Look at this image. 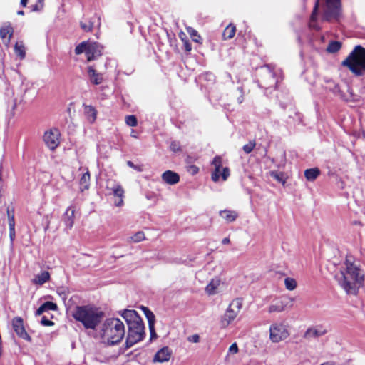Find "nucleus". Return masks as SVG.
Here are the masks:
<instances>
[{"label":"nucleus","mask_w":365,"mask_h":365,"mask_svg":"<svg viewBox=\"0 0 365 365\" xmlns=\"http://www.w3.org/2000/svg\"><path fill=\"white\" fill-rule=\"evenodd\" d=\"M20 1H21V4H23V0H20Z\"/></svg>","instance_id":"bf43d9fd"},{"label":"nucleus","mask_w":365,"mask_h":365,"mask_svg":"<svg viewBox=\"0 0 365 365\" xmlns=\"http://www.w3.org/2000/svg\"><path fill=\"white\" fill-rule=\"evenodd\" d=\"M335 279L347 294L356 295L363 284L364 273L358 262L346 257L339 272L335 274Z\"/></svg>","instance_id":"f257e3e1"},{"label":"nucleus","mask_w":365,"mask_h":365,"mask_svg":"<svg viewBox=\"0 0 365 365\" xmlns=\"http://www.w3.org/2000/svg\"><path fill=\"white\" fill-rule=\"evenodd\" d=\"M107 189L110 190L113 195L116 197L114 204L117 207H121L123 205L124 190L123 187L115 181H109L107 184Z\"/></svg>","instance_id":"9d476101"},{"label":"nucleus","mask_w":365,"mask_h":365,"mask_svg":"<svg viewBox=\"0 0 365 365\" xmlns=\"http://www.w3.org/2000/svg\"><path fill=\"white\" fill-rule=\"evenodd\" d=\"M242 308L240 299H235L230 304L227 309L220 319V326L222 328L228 327L236 318Z\"/></svg>","instance_id":"0eeeda50"},{"label":"nucleus","mask_w":365,"mask_h":365,"mask_svg":"<svg viewBox=\"0 0 365 365\" xmlns=\"http://www.w3.org/2000/svg\"><path fill=\"white\" fill-rule=\"evenodd\" d=\"M170 148L175 152L178 151L180 149L178 144H177L176 143H172L170 145Z\"/></svg>","instance_id":"de8ad7c7"},{"label":"nucleus","mask_w":365,"mask_h":365,"mask_svg":"<svg viewBox=\"0 0 365 365\" xmlns=\"http://www.w3.org/2000/svg\"><path fill=\"white\" fill-rule=\"evenodd\" d=\"M90 42L83 41L78 45L75 48V53L76 55L81 54L84 53L86 55L87 54V48H89Z\"/></svg>","instance_id":"473e14b6"},{"label":"nucleus","mask_w":365,"mask_h":365,"mask_svg":"<svg viewBox=\"0 0 365 365\" xmlns=\"http://www.w3.org/2000/svg\"><path fill=\"white\" fill-rule=\"evenodd\" d=\"M288 304L287 299H277L271 303L268 307V312H283Z\"/></svg>","instance_id":"4468645a"},{"label":"nucleus","mask_w":365,"mask_h":365,"mask_svg":"<svg viewBox=\"0 0 365 365\" xmlns=\"http://www.w3.org/2000/svg\"><path fill=\"white\" fill-rule=\"evenodd\" d=\"M320 175V170L317 168L307 169L304 171V176L309 181H314Z\"/></svg>","instance_id":"bb28decb"},{"label":"nucleus","mask_w":365,"mask_h":365,"mask_svg":"<svg viewBox=\"0 0 365 365\" xmlns=\"http://www.w3.org/2000/svg\"><path fill=\"white\" fill-rule=\"evenodd\" d=\"M289 336L287 325L281 322H274L269 327V339L273 343H279Z\"/></svg>","instance_id":"6e6552de"},{"label":"nucleus","mask_w":365,"mask_h":365,"mask_svg":"<svg viewBox=\"0 0 365 365\" xmlns=\"http://www.w3.org/2000/svg\"><path fill=\"white\" fill-rule=\"evenodd\" d=\"M145 238V234L142 231L137 232L132 236L129 237L127 240L128 242L137 243L144 240Z\"/></svg>","instance_id":"2f4dec72"},{"label":"nucleus","mask_w":365,"mask_h":365,"mask_svg":"<svg viewBox=\"0 0 365 365\" xmlns=\"http://www.w3.org/2000/svg\"><path fill=\"white\" fill-rule=\"evenodd\" d=\"M327 329L322 325L311 327L304 333L305 338H315L327 334Z\"/></svg>","instance_id":"f8f14e48"},{"label":"nucleus","mask_w":365,"mask_h":365,"mask_svg":"<svg viewBox=\"0 0 365 365\" xmlns=\"http://www.w3.org/2000/svg\"><path fill=\"white\" fill-rule=\"evenodd\" d=\"M12 327L18 336H21L23 335V320L21 317H15L12 320Z\"/></svg>","instance_id":"b1692460"},{"label":"nucleus","mask_w":365,"mask_h":365,"mask_svg":"<svg viewBox=\"0 0 365 365\" xmlns=\"http://www.w3.org/2000/svg\"><path fill=\"white\" fill-rule=\"evenodd\" d=\"M50 278V274L48 272L44 271L36 275L33 279L34 283L41 285L46 282Z\"/></svg>","instance_id":"cd10ccee"},{"label":"nucleus","mask_w":365,"mask_h":365,"mask_svg":"<svg viewBox=\"0 0 365 365\" xmlns=\"http://www.w3.org/2000/svg\"><path fill=\"white\" fill-rule=\"evenodd\" d=\"M222 244H224V245L228 244V243L230 242V240H229V238L225 237V238H224V239L222 240Z\"/></svg>","instance_id":"3c124183"},{"label":"nucleus","mask_w":365,"mask_h":365,"mask_svg":"<svg viewBox=\"0 0 365 365\" xmlns=\"http://www.w3.org/2000/svg\"><path fill=\"white\" fill-rule=\"evenodd\" d=\"M132 136L134 137V138H136L135 134H133Z\"/></svg>","instance_id":"13d9d810"},{"label":"nucleus","mask_w":365,"mask_h":365,"mask_svg":"<svg viewBox=\"0 0 365 365\" xmlns=\"http://www.w3.org/2000/svg\"><path fill=\"white\" fill-rule=\"evenodd\" d=\"M125 123L128 125L135 127L137 125L138 121L135 115H128L125 117Z\"/></svg>","instance_id":"4c0bfd02"},{"label":"nucleus","mask_w":365,"mask_h":365,"mask_svg":"<svg viewBox=\"0 0 365 365\" xmlns=\"http://www.w3.org/2000/svg\"><path fill=\"white\" fill-rule=\"evenodd\" d=\"M239 90L240 92H242V88H239Z\"/></svg>","instance_id":"4d7b16f0"},{"label":"nucleus","mask_w":365,"mask_h":365,"mask_svg":"<svg viewBox=\"0 0 365 365\" xmlns=\"http://www.w3.org/2000/svg\"><path fill=\"white\" fill-rule=\"evenodd\" d=\"M284 284L286 288L289 290H294L297 287V282L293 278H286L284 279Z\"/></svg>","instance_id":"f704fd0d"},{"label":"nucleus","mask_w":365,"mask_h":365,"mask_svg":"<svg viewBox=\"0 0 365 365\" xmlns=\"http://www.w3.org/2000/svg\"><path fill=\"white\" fill-rule=\"evenodd\" d=\"M127 165L130 167V168H133L134 170L138 171V172H141L143 171V168H142V166L141 165H135L132 161H130L128 160L127 162Z\"/></svg>","instance_id":"c03bdc74"},{"label":"nucleus","mask_w":365,"mask_h":365,"mask_svg":"<svg viewBox=\"0 0 365 365\" xmlns=\"http://www.w3.org/2000/svg\"><path fill=\"white\" fill-rule=\"evenodd\" d=\"M221 285V280L219 278L211 279L205 287V292L209 295H214L219 292Z\"/></svg>","instance_id":"a211bd4d"},{"label":"nucleus","mask_w":365,"mask_h":365,"mask_svg":"<svg viewBox=\"0 0 365 365\" xmlns=\"http://www.w3.org/2000/svg\"><path fill=\"white\" fill-rule=\"evenodd\" d=\"M239 351V349H238V346H237V343H233L230 347H229V349H228V352H227V356L229 355H234V354H237Z\"/></svg>","instance_id":"a19ab883"},{"label":"nucleus","mask_w":365,"mask_h":365,"mask_svg":"<svg viewBox=\"0 0 365 365\" xmlns=\"http://www.w3.org/2000/svg\"><path fill=\"white\" fill-rule=\"evenodd\" d=\"M125 332V325L118 318H109L104 321L101 329V335L108 344L113 345L121 341Z\"/></svg>","instance_id":"20e7f679"},{"label":"nucleus","mask_w":365,"mask_h":365,"mask_svg":"<svg viewBox=\"0 0 365 365\" xmlns=\"http://www.w3.org/2000/svg\"><path fill=\"white\" fill-rule=\"evenodd\" d=\"M84 113L89 122L93 123L96 120L97 112L92 106H85Z\"/></svg>","instance_id":"393cba45"},{"label":"nucleus","mask_w":365,"mask_h":365,"mask_svg":"<svg viewBox=\"0 0 365 365\" xmlns=\"http://www.w3.org/2000/svg\"><path fill=\"white\" fill-rule=\"evenodd\" d=\"M319 9L322 13L323 21L336 20L341 14V0H317L309 21V26L314 29H319L315 22Z\"/></svg>","instance_id":"7ed1b4c3"},{"label":"nucleus","mask_w":365,"mask_h":365,"mask_svg":"<svg viewBox=\"0 0 365 365\" xmlns=\"http://www.w3.org/2000/svg\"><path fill=\"white\" fill-rule=\"evenodd\" d=\"M122 317L126 321L128 326L141 321V318L135 310L125 309L122 313Z\"/></svg>","instance_id":"dca6fc26"},{"label":"nucleus","mask_w":365,"mask_h":365,"mask_svg":"<svg viewBox=\"0 0 365 365\" xmlns=\"http://www.w3.org/2000/svg\"><path fill=\"white\" fill-rule=\"evenodd\" d=\"M236 29L235 26L230 24L224 30L222 36L225 40L231 39L235 34Z\"/></svg>","instance_id":"7c9ffc66"},{"label":"nucleus","mask_w":365,"mask_h":365,"mask_svg":"<svg viewBox=\"0 0 365 365\" xmlns=\"http://www.w3.org/2000/svg\"><path fill=\"white\" fill-rule=\"evenodd\" d=\"M73 317L82 324L84 328L94 330L104 317V313L93 305L77 306L72 313Z\"/></svg>","instance_id":"f03ea898"},{"label":"nucleus","mask_w":365,"mask_h":365,"mask_svg":"<svg viewBox=\"0 0 365 365\" xmlns=\"http://www.w3.org/2000/svg\"><path fill=\"white\" fill-rule=\"evenodd\" d=\"M321 365H336V364H334L333 362H326V363L322 364Z\"/></svg>","instance_id":"603ef678"},{"label":"nucleus","mask_w":365,"mask_h":365,"mask_svg":"<svg viewBox=\"0 0 365 365\" xmlns=\"http://www.w3.org/2000/svg\"><path fill=\"white\" fill-rule=\"evenodd\" d=\"M24 339H28V340L30 339V337L28 336V334L26 332H24Z\"/></svg>","instance_id":"864d4df0"},{"label":"nucleus","mask_w":365,"mask_h":365,"mask_svg":"<svg viewBox=\"0 0 365 365\" xmlns=\"http://www.w3.org/2000/svg\"><path fill=\"white\" fill-rule=\"evenodd\" d=\"M43 1L44 0H38L37 3L33 6H31V11H41L43 7Z\"/></svg>","instance_id":"79ce46f5"},{"label":"nucleus","mask_w":365,"mask_h":365,"mask_svg":"<svg viewBox=\"0 0 365 365\" xmlns=\"http://www.w3.org/2000/svg\"><path fill=\"white\" fill-rule=\"evenodd\" d=\"M212 165L214 167L211 175L212 180L215 182L220 179L223 181L227 180L230 176V170L227 167L222 165V158L220 156H216L213 159Z\"/></svg>","instance_id":"1a4fd4ad"},{"label":"nucleus","mask_w":365,"mask_h":365,"mask_svg":"<svg viewBox=\"0 0 365 365\" xmlns=\"http://www.w3.org/2000/svg\"><path fill=\"white\" fill-rule=\"evenodd\" d=\"M145 316L148 321V326H149V329H150V334H151V338L156 337V334L155 332V327H154L155 315L153 314V313L151 311H150L147 309H145Z\"/></svg>","instance_id":"4be33fe9"},{"label":"nucleus","mask_w":365,"mask_h":365,"mask_svg":"<svg viewBox=\"0 0 365 365\" xmlns=\"http://www.w3.org/2000/svg\"><path fill=\"white\" fill-rule=\"evenodd\" d=\"M220 215L227 222H234L238 217V215L235 211L227 210L220 211Z\"/></svg>","instance_id":"5701e85b"},{"label":"nucleus","mask_w":365,"mask_h":365,"mask_svg":"<svg viewBox=\"0 0 365 365\" xmlns=\"http://www.w3.org/2000/svg\"><path fill=\"white\" fill-rule=\"evenodd\" d=\"M255 146V143L253 141H250L247 144L243 146V150L246 153H250L252 151Z\"/></svg>","instance_id":"ea45409f"},{"label":"nucleus","mask_w":365,"mask_h":365,"mask_svg":"<svg viewBox=\"0 0 365 365\" xmlns=\"http://www.w3.org/2000/svg\"><path fill=\"white\" fill-rule=\"evenodd\" d=\"M341 48V43L338 41H332L331 42L327 50L329 53H335L338 51Z\"/></svg>","instance_id":"c9c22d12"},{"label":"nucleus","mask_w":365,"mask_h":365,"mask_svg":"<svg viewBox=\"0 0 365 365\" xmlns=\"http://www.w3.org/2000/svg\"><path fill=\"white\" fill-rule=\"evenodd\" d=\"M185 49L187 51H190L192 50V46L190 43H189L187 41H185L184 43Z\"/></svg>","instance_id":"09e8293b"},{"label":"nucleus","mask_w":365,"mask_h":365,"mask_svg":"<svg viewBox=\"0 0 365 365\" xmlns=\"http://www.w3.org/2000/svg\"><path fill=\"white\" fill-rule=\"evenodd\" d=\"M270 175L278 182L282 183L283 185L285 183V179L284 178V174L282 173L272 171L270 172Z\"/></svg>","instance_id":"e433bc0d"},{"label":"nucleus","mask_w":365,"mask_h":365,"mask_svg":"<svg viewBox=\"0 0 365 365\" xmlns=\"http://www.w3.org/2000/svg\"><path fill=\"white\" fill-rule=\"evenodd\" d=\"M81 27L83 31L88 32L92 30L93 27V23L91 19H86L81 22Z\"/></svg>","instance_id":"72a5a7b5"},{"label":"nucleus","mask_w":365,"mask_h":365,"mask_svg":"<svg viewBox=\"0 0 365 365\" xmlns=\"http://www.w3.org/2000/svg\"><path fill=\"white\" fill-rule=\"evenodd\" d=\"M87 71L89 80L92 83L99 85L102 83V75L98 73L92 66L88 67Z\"/></svg>","instance_id":"aec40b11"},{"label":"nucleus","mask_w":365,"mask_h":365,"mask_svg":"<svg viewBox=\"0 0 365 365\" xmlns=\"http://www.w3.org/2000/svg\"><path fill=\"white\" fill-rule=\"evenodd\" d=\"M26 3H27V0H24V6H26Z\"/></svg>","instance_id":"6e6d98bb"},{"label":"nucleus","mask_w":365,"mask_h":365,"mask_svg":"<svg viewBox=\"0 0 365 365\" xmlns=\"http://www.w3.org/2000/svg\"><path fill=\"white\" fill-rule=\"evenodd\" d=\"M342 66L347 67L354 74L362 76L365 73V48L356 46L343 61Z\"/></svg>","instance_id":"39448f33"},{"label":"nucleus","mask_w":365,"mask_h":365,"mask_svg":"<svg viewBox=\"0 0 365 365\" xmlns=\"http://www.w3.org/2000/svg\"><path fill=\"white\" fill-rule=\"evenodd\" d=\"M57 305L51 302H46L43 304L36 311L37 315H41L44 312L48 310H56Z\"/></svg>","instance_id":"c85d7f7f"},{"label":"nucleus","mask_w":365,"mask_h":365,"mask_svg":"<svg viewBox=\"0 0 365 365\" xmlns=\"http://www.w3.org/2000/svg\"><path fill=\"white\" fill-rule=\"evenodd\" d=\"M75 208L68 207L64 214L63 221L67 228L71 229L74 223Z\"/></svg>","instance_id":"6ab92c4d"},{"label":"nucleus","mask_w":365,"mask_h":365,"mask_svg":"<svg viewBox=\"0 0 365 365\" xmlns=\"http://www.w3.org/2000/svg\"><path fill=\"white\" fill-rule=\"evenodd\" d=\"M12 32H13V30H12V28L10 26H4L0 30V37L3 41V43L5 44V45H8L9 41H10V38L11 37V35H12Z\"/></svg>","instance_id":"412c9836"},{"label":"nucleus","mask_w":365,"mask_h":365,"mask_svg":"<svg viewBox=\"0 0 365 365\" xmlns=\"http://www.w3.org/2000/svg\"><path fill=\"white\" fill-rule=\"evenodd\" d=\"M172 351L168 347L160 349L153 358L154 362L163 363L168 361L171 357Z\"/></svg>","instance_id":"2eb2a0df"},{"label":"nucleus","mask_w":365,"mask_h":365,"mask_svg":"<svg viewBox=\"0 0 365 365\" xmlns=\"http://www.w3.org/2000/svg\"><path fill=\"white\" fill-rule=\"evenodd\" d=\"M41 323L43 326H51L53 324V322L48 319L46 316L42 317L41 319Z\"/></svg>","instance_id":"a18cd8bd"},{"label":"nucleus","mask_w":365,"mask_h":365,"mask_svg":"<svg viewBox=\"0 0 365 365\" xmlns=\"http://www.w3.org/2000/svg\"><path fill=\"white\" fill-rule=\"evenodd\" d=\"M86 58L88 61L96 59L101 56L102 46L97 43H89V48H87Z\"/></svg>","instance_id":"ddd939ff"},{"label":"nucleus","mask_w":365,"mask_h":365,"mask_svg":"<svg viewBox=\"0 0 365 365\" xmlns=\"http://www.w3.org/2000/svg\"><path fill=\"white\" fill-rule=\"evenodd\" d=\"M162 179L168 185H175L180 181V176L174 171L166 170L162 174Z\"/></svg>","instance_id":"f3484780"},{"label":"nucleus","mask_w":365,"mask_h":365,"mask_svg":"<svg viewBox=\"0 0 365 365\" xmlns=\"http://www.w3.org/2000/svg\"><path fill=\"white\" fill-rule=\"evenodd\" d=\"M8 220H9V237L11 241L14 240L15 237V230H14V219L13 212L8 209Z\"/></svg>","instance_id":"a878e982"},{"label":"nucleus","mask_w":365,"mask_h":365,"mask_svg":"<svg viewBox=\"0 0 365 365\" xmlns=\"http://www.w3.org/2000/svg\"><path fill=\"white\" fill-rule=\"evenodd\" d=\"M15 49L18 52L19 55L22 57L23 56V51L20 49V47H19L18 44H16Z\"/></svg>","instance_id":"8fccbe9b"},{"label":"nucleus","mask_w":365,"mask_h":365,"mask_svg":"<svg viewBox=\"0 0 365 365\" xmlns=\"http://www.w3.org/2000/svg\"><path fill=\"white\" fill-rule=\"evenodd\" d=\"M18 14L23 15V11H18Z\"/></svg>","instance_id":"5fc2aeb1"},{"label":"nucleus","mask_w":365,"mask_h":365,"mask_svg":"<svg viewBox=\"0 0 365 365\" xmlns=\"http://www.w3.org/2000/svg\"><path fill=\"white\" fill-rule=\"evenodd\" d=\"M89 182H90V173L87 170L85 173H83L80 179V185L82 191L85 190H88L89 187Z\"/></svg>","instance_id":"c756f323"},{"label":"nucleus","mask_w":365,"mask_h":365,"mask_svg":"<svg viewBox=\"0 0 365 365\" xmlns=\"http://www.w3.org/2000/svg\"><path fill=\"white\" fill-rule=\"evenodd\" d=\"M187 170L189 173L194 175L198 173L199 168L197 166L192 165L187 167Z\"/></svg>","instance_id":"37998d69"},{"label":"nucleus","mask_w":365,"mask_h":365,"mask_svg":"<svg viewBox=\"0 0 365 365\" xmlns=\"http://www.w3.org/2000/svg\"><path fill=\"white\" fill-rule=\"evenodd\" d=\"M187 340L192 343H198L200 341V336L198 334H193L188 336Z\"/></svg>","instance_id":"49530a36"},{"label":"nucleus","mask_w":365,"mask_h":365,"mask_svg":"<svg viewBox=\"0 0 365 365\" xmlns=\"http://www.w3.org/2000/svg\"><path fill=\"white\" fill-rule=\"evenodd\" d=\"M60 133L57 129H51L46 131L43 136V140L49 149L53 150L60 143Z\"/></svg>","instance_id":"9b49d317"},{"label":"nucleus","mask_w":365,"mask_h":365,"mask_svg":"<svg viewBox=\"0 0 365 365\" xmlns=\"http://www.w3.org/2000/svg\"><path fill=\"white\" fill-rule=\"evenodd\" d=\"M144 324L143 320L128 326L126 347L129 348L143 339Z\"/></svg>","instance_id":"423d86ee"},{"label":"nucleus","mask_w":365,"mask_h":365,"mask_svg":"<svg viewBox=\"0 0 365 365\" xmlns=\"http://www.w3.org/2000/svg\"><path fill=\"white\" fill-rule=\"evenodd\" d=\"M187 32L190 34V35L192 38V40L195 42H197V43H200V42L201 38L197 34V32L195 29L189 28V29H187Z\"/></svg>","instance_id":"58836bf2"}]
</instances>
